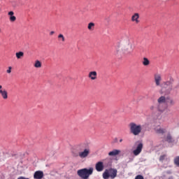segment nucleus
Instances as JSON below:
<instances>
[{
    "instance_id": "a878e982",
    "label": "nucleus",
    "mask_w": 179,
    "mask_h": 179,
    "mask_svg": "<svg viewBox=\"0 0 179 179\" xmlns=\"http://www.w3.org/2000/svg\"><path fill=\"white\" fill-rule=\"evenodd\" d=\"M120 48H117L116 50L115 51V55H116V57H119L120 56Z\"/></svg>"
},
{
    "instance_id": "6ab92c4d",
    "label": "nucleus",
    "mask_w": 179,
    "mask_h": 179,
    "mask_svg": "<svg viewBox=\"0 0 179 179\" xmlns=\"http://www.w3.org/2000/svg\"><path fill=\"white\" fill-rule=\"evenodd\" d=\"M15 56L17 59H22L23 57H24V52H17L15 53Z\"/></svg>"
},
{
    "instance_id": "7ed1b4c3",
    "label": "nucleus",
    "mask_w": 179,
    "mask_h": 179,
    "mask_svg": "<svg viewBox=\"0 0 179 179\" xmlns=\"http://www.w3.org/2000/svg\"><path fill=\"white\" fill-rule=\"evenodd\" d=\"M129 128L130 132L132 135H134V136H138L141 134V132H142V125L136 124L135 122H130L129 124Z\"/></svg>"
},
{
    "instance_id": "4be33fe9",
    "label": "nucleus",
    "mask_w": 179,
    "mask_h": 179,
    "mask_svg": "<svg viewBox=\"0 0 179 179\" xmlns=\"http://www.w3.org/2000/svg\"><path fill=\"white\" fill-rule=\"evenodd\" d=\"M58 40L59 41H62L64 43V41H65V36H64L62 34H60L58 35Z\"/></svg>"
},
{
    "instance_id": "a211bd4d",
    "label": "nucleus",
    "mask_w": 179,
    "mask_h": 179,
    "mask_svg": "<svg viewBox=\"0 0 179 179\" xmlns=\"http://www.w3.org/2000/svg\"><path fill=\"white\" fill-rule=\"evenodd\" d=\"M13 15H15V13H13V11H10L8 13V15L10 16V22H15L16 21V17Z\"/></svg>"
},
{
    "instance_id": "f257e3e1",
    "label": "nucleus",
    "mask_w": 179,
    "mask_h": 179,
    "mask_svg": "<svg viewBox=\"0 0 179 179\" xmlns=\"http://www.w3.org/2000/svg\"><path fill=\"white\" fill-rule=\"evenodd\" d=\"M162 90L165 94H170L174 90V80L170 79L169 80L164 81L162 83Z\"/></svg>"
},
{
    "instance_id": "393cba45",
    "label": "nucleus",
    "mask_w": 179,
    "mask_h": 179,
    "mask_svg": "<svg viewBox=\"0 0 179 179\" xmlns=\"http://www.w3.org/2000/svg\"><path fill=\"white\" fill-rule=\"evenodd\" d=\"M174 163L178 167H179V157L175 158Z\"/></svg>"
},
{
    "instance_id": "cd10ccee",
    "label": "nucleus",
    "mask_w": 179,
    "mask_h": 179,
    "mask_svg": "<svg viewBox=\"0 0 179 179\" xmlns=\"http://www.w3.org/2000/svg\"><path fill=\"white\" fill-rule=\"evenodd\" d=\"M169 104H170L171 106H174V105L176 104V102L174 101L173 99H170V101H169Z\"/></svg>"
},
{
    "instance_id": "1a4fd4ad",
    "label": "nucleus",
    "mask_w": 179,
    "mask_h": 179,
    "mask_svg": "<svg viewBox=\"0 0 179 179\" xmlns=\"http://www.w3.org/2000/svg\"><path fill=\"white\" fill-rule=\"evenodd\" d=\"M154 80L155 82L156 86H160L162 82V74L157 73L154 75Z\"/></svg>"
},
{
    "instance_id": "2f4dec72",
    "label": "nucleus",
    "mask_w": 179,
    "mask_h": 179,
    "mask_svg": "<svg viewBox=\"0 0 179 179\" xmlns=\"http://www.w3.org/2000/svg\"><path fill=\"white\" fill-rule=\"evenodd\" d=\"M155 108V106H151L150 110H153Z\"/></svg>"
},
{
    "instance_id": "c756f323",
    "label": "nucleus",
    "mask_w": 179,
    "mask_h": 179,
    "mask_svg": "<svg viewBox=\"0 0 179 179\" xmlns=\"http://www.w3.org/2000/svg\"><path fill=\"white\" fill-rule=\"evenodd\" d=\"M55 34V32L54 31H52L50 32V36H52Z\"/></svg>"
},
{
    "instance_id": "b1692460",
    "label": "nucleus",
    "mask_w": 179,
    "mask_h": 179,
    "mask_svg": "<svg viewBox=\"0 0 179 179\" xmlns=\"http://www.w3.org/2000/svg\"><path fill=\"white\" fill-rule=\"evenodd\" d=\"M167 157L166 155H163L159 157V162H163L164 160H166V158Z\"/></svg>"
},
{
    "instance_id": "5701e85b",
    "label": "nucleus",
    "mask_w": 179,
    "mask_h": 179,
    "mask_svg": "<svg viewBox=\"0 0 179 179\" xmlns=\"http://www.w3.org/2000/svg\"><path fill=\"white\" fill-rule=\"evenodd\" d=\"M166 142H169V143H171L173 142V138L171 137V135H170V134L167 135Z\"/></svg>"
},
{
    "instance_id": "c85d7f7f",
    "label": "nucleus",
    "mask_w": 179,
    "mask_h": 179,
    "mask_svg": "<svg viewBox=\"0 0 179 179\" xmlns=\"http://www.w3.org/2000/svg\"><path fill=\"white\" fill-rule=\"evenodd\" d=\"M6 72L7 73H10L12 72V66H9Z\"/></svg>"
},
{
    "instance_id": "9d476101",
    "label": "nucleus",
    "mask_w": 179,
    "mask_h": 179,
    "mask_svg": "<svg viewBox=\"0 0 179 179\" xmlns=\"http://www.w3.org/2000/svg\"><path fill=\"white\" fill-rule=\"evenodd\" d=\"M0 94L3 100H8V91L2 90V85H0Z\"/></svg>"
},
{
    "instance_id": "473e14b6",
    "label": "nucleus",
    "mask_w": 179,
    "mask_h": 179,
    "mask_svg": "<svg viewBox=\"0 0 179 179\" xmlns=\"http://www.w3.org/2000/svg\"><path fill=\"white\" fill-rule=\"evenodd\" d=\"M121 142H122V138L120 139V143H121Z\"/></svg>"
},
{
    "instance_id": "aec40b11",
    "label": "nucleus",
    "mask_w": 179,
    "mask_h": 179,
    "mask_svg": "<svg viewBox=\"0 0 179 179\" xmlns=\"http://www.w3.org/2000/svg\"><path fill=\"white\" fill-rule=\"evenodd\" d=\"M95 26L96 24L94 22H90L88 24L87 29L88 30H90V31H93V30H94Z\"/></svg>"
},
{
    "instance_id": "dca6fc26",
    "label": "nucleus",
    "mask_w": 179,
    "mask_h": 179,
    "mask_svg": "<svg viewBox=\"0 0 179 179\" xmlns=\"http://www.w3.org/2000/svg\"><path fill=\"white\" fill-rule=\"evenodd\" d=\"M121 153V150H113L108 153V156H117Z\"/></svg>"
},
{
    "instance_id": "7c9ffc66",
    "label": "nucleus",
    "mask_w": 179,
    "mask_h": 179,
    "mask_svg": "<svg viewBox=\"0 0 179 179\" xmlns=\"http://www.w3.org/2000/svg\"><path fill=\"white\" fill-rule=\"evenodd\" d=\"M124 54H126L127 55H131V52H124Z\"/></svg>"
},
{
    "instance_id": "f3484780",
    "label": "nucleus",
    "mask_w": 179,
    "mask_h": 179,
    "mask_svg": "<svg viewBox=\"0 0 179 179\" xmlns=\"http://www.w3.org/2000/svg\"><path fill=\"white\" fill-rule=\"evenodd\" d=\"M142 64L144 66H148V65H150V61L149 59H148V57H143Z\"/></svg>"
},
{
    "instance_id": "72a5a7b5",
    "label": "nucleus",
    "mask_w": 179,
    "mask_h": 179,
    "mask_svg": "<svg viewBox=\"0 0 179 179\" xmlns=\"http://www.w3.org/2000/svg\"><path fill=\"white\" fill-rule=\"evenodd\" d=\"M169 179H173V177L169 178Z\"/></svg>"
},
{
    "instance_id": "f03ea898",
    "label": "nucleus",
    "mask_w": 179,
    "mask_h": 179,
    "mask_svg": "<svg viewBox=\"0 0 179 179\" xmlns=\"http://www.w3.org/2000/svg\"><path fill=\"white\" fill-rule=\"evenodd\" d=\"M94 169L90 167V169L84 168L77 171V174L80 178L89 179L90 176L93 174Z\"/></svg>"
},
{
    "instance_id": "2eb2a0df",
    "label": "nucleus",
    "mask_w": 179,
    "mask_h": 179,
    "mask_svg": "<svg viewBox=\"0 0 179 179\" xmlns=\"http://www.w3.org/2000/svg\"><path fill=\"white\" fill-rule=\"evenodd\" d=\"M155 131L156 132V134H166V129H162V127H155Z\"/></svg>"
},
{
    "instance_id": "423d86ee",
    "label": "nucleus",
    "mask_w": 179,
    "mask_h": 179,
    "mask_svg": "<svg viewBox=\"0 0 179 179\" xmlns=\"http://www.w3.org/2000/svg\"><path fill=\"white\" fill-rule=\"evenodd\" d=\"M136 149L133 151V155L134 156H138L141 155V152H142V149H143V143H136Z\"/></svg>"
},
{
    "instance_id": "ddd939ff",
    "label": "nucleus",
    "mask_w": 179,
    "mask_h": 179,
    "mask_svg": "<svg viewBox=\"0 0 179 179\" xmlns=\"http://www.w3.org/2000/svg\"><path fill=\"white\" fill-rule=\"evenodd\" d=\"M131 22L136 23V24H138L139 22V13H136L131 16Z\"/></svg>"
},
{
    "instance_id": "412c9836",
    "label": "nucleus",
    "mask_w": 179,
    "mask_h": 179,
    "mask_svg": "<svg viewBox=\"0 0 179 179\" xmlns=\"http://www.w3.org/2000/svg\"><path fill=\"white\" fill-rule=\"evenodd\" d=\"M35 68H41V62L36 60L35 62V64L34 65Z\"/></svg>"
},
{
    "instance_id": "0eeeda50",
    "label": "nucleus",
    "mask_w": 179,
    "mask_h": 179,
    "mask_svg": "<svg viewBox=\"0 0 179 179\" xmlns=\"http://www.w3.org/2000/svg\"><path fill=\"white\" fill-rule=\"evenodd\" d=\"M77 149L80 152H82L83 150H85V149H90L89 143L86 142L79 143L77 145Z\"/></svg>"
},
{
    "instance_id": "9b49d317",
    "label": "nucleus",
    "mask_w": 179,
    "mask_h": 179,
    "mask_svg": "<svg viewBox=\"0 0 179 179\" xmlns=\"http://www.w3.org/2000/svg\"><path fill=\"white\" fill-rule=\"evenodd\" d=\"M44 177V172L41 171H36L34 174V179H42Z\"/></svg>"
},
{
    "instance_id": "6e6552de",
    "label": "nucleus",
    "mask_w": 179,
    "mask_h": 179,
    "mask_svg": "<svg viewBox=\"0 0 179 179\" xmlns=\"http://www.w3.org/2000/svg\"><path fill=\"white\" fill-rule=\"evenodd\" d=\"M157 102L159 103V106L157 107L158 111H160V113H163V111H164V108H160V104L162 103H166V96H162L157 99Z\"/></svg>"
},
{
    "instance_id": "bb28decb",
    "label": "nucleus",
    "mask_w": 179,
    "mask_h": 179,
    "mask_svg": "<svg viewBox=\"0 0 179 179\" xmlns=\"http://www.w3.org/2000/svg\"><path fill=\"white\" fill-rule=\"evenodd\" d=\"M135 179H145L142 175H138L135 177Z\"/></svg>"
},
{
    "instance_id": "20e7f679",
    "label": "nucleus",
    "mask_w": 179,
    "mask_h": 179,
    "mask_svg": "<svg viewBox=\"0 0 179 179\" xmlns=\"http://www.w3.org/2000/svg\"><path fill=\"white\" fill-rule=\"evenodd\" d=\"M118 173V171L115 169H106L104 172L102 174V177L103 179H114L117 177V173Z\"/></svg>"
},
{
    "instance_id": "f8f14e48",
    "label": "nucleus",
    "mask_w": 179,
    "mask_h": 179,
    "mask_svg": "<svg viewBox=\"0 0 179 179\" xmlns=\"http://www.w3.org/2000/svg\"><path fill=\"white\" fill-rule=\"evenodd\" d=\"M95 169L96 171H103V170H104V164H103L102 162H99L96 164Z\"/></svg>"
},
{
    "instance_id": "39448f33",
    "label": "nucleus",
    "mask_w": 179,
    "mask_h": 179,
    "mask_svg": "<svg viewBox=\"0 0 179 179\" xmlns=\"http://www.w3.org/2000/svg\"><path fill=\"white\" fill-rule=\"evenodd\" d=\"M90 155V148H87L85 150H83V151H80L78 152V155H74L76 157L79 156L80 159H86L87 156Z\"/></svg>"
},
{
    "instance_id": "4468645a",
    "label": "nucleus",
    "mask_w": 179,
    "mask_h": 179,
    "mask_svg": "<svg viewBox=\"0 0 179 179\" xmlns=\"http://www.w3.org/2000/svg\"><path fill=\"white\" fill-rule=\"evenodd\" d=\"M88 78L91 80H96V79H97V71H90L88 73Z\"/></svg>"
},
{
    "instance_id": "f704fd0d",
    "label": "nucleus",
    "mask_w": 179,
    "mask_h": 179,
    "mask_svg": "<svg viewBox=\"0 0 179 179\" xmlns=\"http://www.w3.org/2000/svg\"><path fill=\"white\" fill-rule=\"evenodd\" d=\"M0 31H1V29H0Z\"/></svg>"
}]
</instances>
